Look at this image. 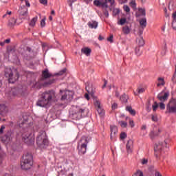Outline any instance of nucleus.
<instances>
[{
  "instance_id": "obj_25",
  "label": "nucleus",
  "mask_w": 176,
  "mask_h": 176,
  "mask_svg": "<svg viewBox=\"0 0 176 176\" xmlns=\"http://www.w3.org/2000/svg\"><path fill=\"white\" fill-rule=\"evenodd\" d=\"M17 22V20L14 18H11L8 21V27L10 28H12L14 25H16V23Z\"/></svg>"
},
{
  "instance_id": "obj_42",
  "label": "nucleus",
  "mask_w": 176,
  "mask_h": 176,
  "mask_svg": "<svg viewBox=\"0 0 176 176\" xmlns=\"http://www.w3.org/2000/svg\"><path fill=\"white\" fill-rule=\"evenodd\" d=\"M153 111L154 112H156V109H157V108H159V104L157 103V102H154V104H153Z\"/></svg>"
},
{
  "instance_id": "obj_3",
  "label": "nucleus",
  "mask_w": 176,
  "mask_h": 176,
  "mask_svg": "<svg viewBox=\"0 0 176 176\" xmlns=\"http://www.w3.org/2000/svg\"><path fill=\"white\" fill-rule=\"evenodd\" d=\"M32 155L30 153L24 154L21 160V166L22 170H30L33 164Z\"/></svg>"
},
{
  "instance_id": "obj_48",
  "label": "nucleus",
  "mask_w": 176,
  "mask_h": 176,
  "mask_svg": "<svg viewBox=\"0 0 176 176\" xmlns=\"http://www.w3.org/2000/svg\"><path fill=\"white\" fill-rule=\"evenodd\" d=\"M142 34H144V29L139 28L138 34L139 35L140 38L142 37Z\"/></svg>"
},
{
  "instance_id": "obj_44",
  "label": "nucleus",
  "mask_w": 176,
  "mask_h": 176,
  "mask_svg": "<svg viewBox=\"0 0 176 176\" xmlns=\"http://www.w3.org/2000/svg\"><path fill=\"white\" fill-rule=\"evenodd\" d=\"M135 54L137 56H141V50L140 49V47H136L135 49Z\"/></svg>"
},
{
  "instance_id": "obj_30",
  "label": "nucleus",
  "mask_w": 176,
  "mask_h": 176,
  "mask_svg": "<svg viewBox=\"0 0 176 176\" xmlns=\"http://www.w3.org/2000/svg\"><path fill=\"white\" fill-rule=\"evenodd\" d=\"M10 137H12V131H8L4 135L5 140L9 141L10 140Z\"/></svg>"
},
{
  "instance_id": "obj_34",
  "label": "nucleus",
  "mask_w": 176,
  "mask_h": 176,
  "mask_svg": "<svg viewBox=\"0 0 176 176\" xmlns=\"http://www.w3.org/2000/svg\"><path fill=\"white\" fill-rule=\"evenodd\" d=\"M67 72V68H64L63 69L60 70L58 73L54 74V76H61V75H64Z\"/></svg>"
},
{
  "instance_id": "obj_41",
  "label": "nucleus",
  "mask_w": 176,
  "mask_h": 176,
  "mask_svg": "<svg viewBox=\"0 0 176 176\" xmlns=\"http://www.w3.org/2000/svg\"><path fill=\"white\" fill-rule=\"evenodd\" d=\"M138 11L140 12V13H141V14L142 16H144L145 17V16H146V12L145 11V8H139Z\"/></svg>"
},
{
  "instance_id": "obj_16",
  "label": "nucleus",
  "mask_w": 176,
  "mask_h": 176,
  "mask_svg": "<svg viewBox=\"0 0 176 176\" xmlns=\"http://www.w3.org/2000/svg\"><path fill=\"white\" fill-rule=\"evenodd\" d=\"M162 133V129H158L157 132L155 131H151L149 133V137L151 140H155V137H159Z\"/></svg>"
},
{
  "instance_id": "obj_20",
  "label": "nucleus",
  "mask_w": 176,
  "mask_h": 176,
  "mask_svg": "<svg viewBox=\"0 0 176 176\" xmlns=\"http://www.w3.org/2000/svg\"><path fill=\"white\" fill-rule=\"evenodd\" d=\"M81 52L85 54V56H89L91 54V49L89 47H84L81 49Z\"/></svg>"
},
{
  "instance_id": "obj_36",
  "label": "nucleus",
  "mask_w": 176,
  "mask_h": 176,
  "mask_svg": "<svg viewBox=\"0 0 176 176\" xmlns=\"http://www.w3.org/2000/svg\"><path fill=\"white\" fill-rule=\"evenodd\" d=\"M10 93L14 97H15V96L19 94V90L17 88H12Z\"/></svg>"
},
{
  "instance_id": "obj_39",
  "label": "nucleus",
  "mask_w": 176,
  "mask_h": 176,
  "mask_svg": "<svg viewBox=\"0 0 176 176\" xmlns=\"http://www.w3.org/2000/svg\"><path fill=\"white\" fill-rule=\"evenodd\" d=\"M159 82H161L160 83H158L157 86H164L165 82H164V78H158Z\"/></svg>"
},
{
  "instance_id": "obj_40",
  "label": "nucleus",
  "mask_w": 176,
  "mask_h": 176,
  "mask_svg": "<svg viewBox=\"0 0 176 176\" xmlns=\"http://www.w3.org/2000/svg\"><path fill=\"white\" fill-rule=\"evenodd\" d=\"M46 25V16H44V18L41 21V28H43Z\"/></svg>"
},
{
  "instance_id": "obj_38",
  "label": "nucleus",
  "mask_w": 176,
  "mask_h": 176,
  "mask_svg": "<svg viewBox=\"0 0 176 176\" xmlns=\"http://www.w3.org/2000/svg\"><path fill=\"white\" fill-rule=\"evenodd\" d=\"M132 176H144V173L141 170H138Z\"/></svg>"
},
{
  "instance_id": "obj_53",
  "label": "nucleus",
  "mask_w": 176,
  "mask_h": 176,
  "mask_svg": "<svg viewBox=\"0 0 176 176\" xmlns=\"http://www.w3.org/2000/svg\"><path fill=\"white\" fill-rule=\"evenodd\" d=\"M141 163H142V164H148V159H145V158H144V159H142V160H141Z\"/></svg>"
},
{
  "instance_id": "obj_7",
  "label": "nucleus",
  "mask_w": 176,
  "mask_h": 176,
  "mask_svg": "<svg viewBox=\"0 0 176 176\" xmlns=\"http://www.w3.org/2000/svg\"><path fill=\"white\" fill-rule=\"evenodd\" d=\"M168 142H170V140L168 139H165L164 143L163 142H160L158 144H155L154 152L155 157H159V153L162 152L164 146L167 148V144H168Z\"/></svg>"
},
{
  "instance_id": "obj_32",
  "label": "nucleus",
  "mask_w": 176,
  "mask_h": 176,
  "mask_svg": "<svg viewBox=\"0 0 176 176\" xmlns=\"http://www.w3.org/2000/svg\"><path fill=\"white\" fill-rule=\"evenodd\" d=\"M38 21V16H35L34 17L30 23H29V25H30V27H34L36 23Z\"/></svg>"
},
{
  "instance_id": "obj_12",
  "label": "nucleus",
  "mask_w": 176,
  "mask_h": 176,
  "mask_svg": "<svg viewBox=\"0 0 176 176\" xmlns=\"http://www.w3.org/2000/svg\"><path fill=\"white\" fill-rule=\"evenodd\" d=\"M108 2H110L111 5H113V3H115V0H104L103 3L100 1L99 0H95L94 1V5L95 6H97L98 8L102 6V8H105V9H108Z\"/></svg>"
},
{
  "instance_id": "obj_43",
  "label": "nucleus",
  "mask_w": 176,
  "mask_h": 176,
  "mask_svg": "<svg viewBox=\"0 0 176 176\" xmlns=\"http://www.w3.org/2000/svg\"><path fill=\"white\" fill-rule=\"evenodd\" d=\"M120 13V10L116 8L113 10V16H118Z\"/></svg>"
},
{
  "instance_id": "obj_60",
  "label": "nucleus",
  "mask_w": 176,
  "mask_h": 176,
  "mask_svg": "<svg viewBox=\"0 0 176 176\" xmlns=\"http://www.w3.org/2000/svg\"><path fill=\"white\" fill-rule=\"evenodd\" d=\"M112 109H116L118 108V103H113L111 106Z\"/></svg>"
},
{
  "instance_id": "obj_21",
  "label": "nucleus",
  "mask_w": 176,
  "mask_h": 176,
  "mask_svg": "<svg viewBox=\"0 0 176 176\" xmlns=\"http://www.w3.org/2000/svg\"><path fill=\"white\" fill-rule=\"evenodd\" d=\"M136 42L139 46V47H141L145 45V40H144L143 37H140L136 39Z\"/></svg>"
},
{
  "instance_id": "obj_11",
  "label": "nucleus",
  "mask_w": 176,
  "mask_h": 176,
  "mask_svg": "<svg viewBox=\"0 0 176 176\" xmlns=\"http://www.w3.org/2000/svg\"><path fill=\"white\" fill-rule=\"evenodd\" d=\"M85 90H87L88 94H90L93 100H94V104L96 108H100L101 107V102H100V100L97 98V96H94V93H93V89H91L90 87L87 86L85 87Z\"/></svg>"
},
{
  "instance_id": "obj_28",
  "label": "nucleus",
  "mask_w": 176,
  "mask_h": 176,
  "mask_svg": "<svg viewBox=\"0 0 176 176\" xmlns=\"http://www.w3.org/2000/svg\"><path fill=\"white\" fill-rule=\"evenodd\" d=\"M131 31V30L127 25L122 28V32L124 34V35H129Z\"/></svg>"
},
{
  "instance_id": "obj_62",
  "label": "nucleus",
  "mask_w": 176,
  "mask_h": 176,
  "mask_svg": "<svg viewBox=\"0 0 176 176\" xmlns=\"http://www.w3.org/2000/svg\"><path fill=\"white\" fill-rule=\"evenodd\" d=\"M85 98L89 101L90 100V96H89V94H85Z\"/></svg>"
},
{
  "instance_id": "obj_31",
  "label": "nucleus",
  "mask_w": 176,
  "mask_h": 176,
  "mask_svg": "<svg viewBox=\"0 0 176 176\" xmlns=\"http://www.w3.org/2000/svg\"><path fill=\"white\" fill-rule=\"evenodd\" d=\"M97 111H98L99 116H100V118H102V116H104V115H105V111L101 107L97 108Z\"/></svg>"
},
{
  "instance_id": "obj_63",
  "label": "nucleus",
  "mask_w": 176,
  "mask_h": 176,
  "mask_svg": "<svg viewBox=\"0 0 176 176\" xmlns=\"http://www.w3.org/2000/svg\"><path fill=\"white\" fill-rule=\"evenodd\" d=\"M25 1L26 6L28 8H30V6H31V5L30 4V1H28V0H25Z\"/></svg>"
},
{
  "instance_id": "obj_6",
  "label": "nucleus",
  "mask_w": 176,
  "mask_h": 176,
  "mask_svg": "<svg viewBox=\"0 0 176 176\" xmlns=\"http://www.w3.org/2000/svg\"><path fill=\"white\" fill-rule=\"evenodd\" d=\"M36 144L41 148H44L49 145V140L46 137V133H41L36 138Z\"/></svg>"
},
{
  "instance_id": "obj_64",
  "label": "nucleus",
  "mask_w": 176,
  "mask_h": 176,
  "mask_svg": "<svg viewBox=\"0 0 176 176\" xmlns=\"http://www.w3.org/2000/svg\"><path fill=\"white\" fill-rule=\"evenodd\" d=\"M141 130H146V125L144 124L141 127Z\"/></svg>"
},
{
  "instance_id": "obj_17",
  "label": "nucleus",
  "mask_w": 176,
  "mask_h": 176,
  "mask_svg": "<svg viewBox=\"0 0 176 176\" xmlns=\"http://www.w3.org/2000/svg\"><path fill=\"white\" fill-rule=\"evenodd\" d=\"M133 142L132 140H128L126 143V151L127 153H133Z\"/></svg>"
},
{
  "instance_id": "obj_26",
  "label": "nucleus",
  "mask_w": 176,
  "mask_h": 176,
  "mask_svg": "<svg viewBox=\"0 0 176 176\" xmlns=\"http://www.w3.org/2000/svg\"><path fill=\"white\" fill-rule=\"evenodd\" d=\"M8 112V108L5 104H0V115H3Z\"/></svg>"
},
{
  "instance_id": "obj_37",
  "label": "nucleus",
  "mask_w": 176,
  "mask_h": 176,
  "mask_svg": "<svg viewBox=\"0 0 176 176\" xmlns=\"http://www.w3.org/2000/svg\"><path fill=\"white\" fill-rule=\"evenodd\" d=\"M174 9H175V5H174V2L170 1L168 5V10L171 11L174 10Z\"/></svg>"
},
{
  "instance_id": "obj_15",
  "label": "nucleus",
  "mask_w": 176,
  "mask_h": 176,
  "mask_svg": "<svg viewBox=\"0 0 176 176\" xmlns=\"http://www.w3.org/2000/svg\"><path fill=\"white\" fill-rule=\"evenodd\" d=\"M41 76L42 77L41 78V80L43 81V80H46V79H49V78H52V76H53V74L49 72V69H45L42 72Z\"/></svg>"
},
{
  "instance_id": "obj_29",
  "label": "nucleus",
  "mask_w": 176,
  "mask_h": 176,
  "mask_svg": "<svg viewBox=\"0 0 176 176\" xmlns=\"http://www.w3.org/2000/svg\"><path fill=\"white\" fill-rule=\"evenodd\" d=\"M128 100H129V96L126 95V94H124L120 97V100L122 101V102H124V104L127 103Z\"/></svg>"
},
{
  "instance_id": "obj_13",
  "label": "nucleus",
  "mask_w": 176,
  "mask_h": 176,
  "mask_svg": "<svg viewBox=\"0 0 176 176\" xmlns=\"http://www.w3.org/2000/svg\"><path fill=\"white\" fill-rule=\"evenodd\" d=\"M74 98V92L72 91L66 90L64 91V94L60 98V101H72Z\"/></svg>"
},
{
  "instance_id": "obj_8",
  "label": "nucleus",
  "mask_w": 176,
  "mask_h": 176,
  "mask_svg": "<svg viewBox=\"0 0 176 176\" xmlns=\"http://www.w3.org/2000/svg\"><path fill=\"white\" fill-rule=\"evenodd\" d=\"M23 61H30L32 58H35V52L30 47H27L24 53H22Z\"/></svg>"
},
{
  "instance_id": "obj_56",
  "label": "nucleus",
  "mask_w": 176,
  "mask_h": 176,
  "mask_svg": "<svg viewBox=\"0 0 176 176\" xmlns=\"http://www.w3.org/2000/svg\"><path fill=\"white\" fill-rule=\"evenodd\" d=\"M144 91H145V89H144V88H140V89H138V93L139 94H141L144 93Z\"/></svg>"
},
{
  "instance_id": "obj_27",
  "label": "nucleus",
  "mask_w": 176,
  "mask_h": 176,
  "mask_svg": "<svg viewBox=\"0 0 176 176\" xmlns=\"http://www.w3.org/2000/svg\"><path fill=\"white\" fill-rule=\"evenodd\" d=\"M56 82V79L52 78L49 80L48 81L45 82L43 84V86H44V87H46L47 86H50V85H53V83H54Z\"/></svg>"
},
{
  "instance_id": "obj_58",
  "label": "nucleus",
  "mask_w": 176,
  "mask_h": 176,
  "mask_svg": "<svg viewBox=\"0 0 176 176\" xmlns=\"http://www.w3.org/2000/svg\"><path fill=\"white\" fill-rule=\"evenodd\" d=\"M164 13H165V16H166V17H168V16H170V14L167 13V8H165L164 9Z\"/></svg>"
},
{
  "instance_id": "obj_23",
  "label": "nucleus",
  "mask_w": 176,
  "mask_h": 176,
  "mask_svg": "<svg viewBox=\"0 0 176 176\" xmlns=\"http://www.w3.org/2000/svg\"><path fill=\"white\" fill-rule=\"evenodd\" d=\"M126 111H127V112H129L130 115H132V116H135V110L133 109V107H131V106H126Z\"/></svg>"
},
{
  "instance_id": "obj_47",
  "label": "nucleus",
  "mask_w": 176,
  "mask_h": 176,
  "mask_svg": "<svg viewBox=\"0 0 176 176\" xmlns=\"http://www.w3.org/2000/svg\"><path fill=\"white\" fill-rule=\"evenodd\" d=\"M123 9H124V12H126V13H130V7H129V6L124 5L123 6Z\"/></svg>"
},
{
  "instance_id": "obj_9",
  "label": "nucleus",
  "mask_w": 176,
  "mask_h": 176,
  "mask_svg": "<svg viewBox=\"0 0 176 176\" xmlns=\"http://www.w3.org/2000/svg\"><path fill=\"white\" fill-rule=\"evenodd\" d=\"M165 113H176V99L172 98L166 104Z\"/></svg>"
},
{
  "instance_id": "obj_5",
  "label": "nucleus",
  "mask_w": 176,
  "mask_h": 176,
  "mask_svg": "<svg viewBox=\"0 0 176 176\" xmlns=\"http://www.w3.org/2000/svg\"><path fill=\"white\" fill-rule=\"evenodd\" d=\"M80 144H78V154L82 155L86 153V151H87V144L90 142V140L87 138H82L80 140Z\"/></svg>"
},
{
  "instance_id": "obj_18",
  "label": "nucleus",
  "mask_w": 176,
  "mask_h": 176,
  "mask_svg": "<svg viewBox=\"0 0 176 176\" xmlns=\"http://www.w3.org/2000/svg\"><path fill=\"white\" fill-rule=\"evenodd\" d=\"M19 12L21 16H27V14H28V9L26 8L25 6L20 7Z\"/></svg>"
},
{
  "instance_id": "obj_59",
  "label": "nucleus",
  "mask_w": 176,
  "mask_h": 176,
  "mask_svg": "<svg viewBox=\"0 0 176 176\" xmlns=\"http://www.w3.org/2000/svg\"><path fill=\"white\" fill-rule=\"evenodd\" d=\"M104 84L102 85V89H105V87H107V85H108V80H104Z\"/></svg>"
},
{
  "instance_id": "obj_24",
  "label": "nucleus",
  "mask_w": 176,
  "mask_h": 176,
  "mask_svg": "<svg viewBox=\"0 0 176 176\" xmlns=\"http://www.w3.org/2000/svg\"><path fill=\"white\" fill-rule=\"evenodd\" d=\"M139 23L142 30L146 28V18H142L140 20Z\"/></svg>"
},
{
  "instance_id": "obj_49",
  "label": "nucleus",
  "mask_w": 176,
  "mask_h": 176,
  "mask_svg": "<svg viewBox=\"0 0 176 176\" xmlns=\"http://www.w3.org/2000/svg\"><path fill=\"white\" fill-rule=\"evenodd\" d=\"M173 83H176V69L175 70V73L172 77V79H171Z\"/></svg>"
},
{
  "instance_id": "obj_61",
  "label": "nucleus",
  "mask_w": 176,
  "mask_h": 176,
  "mask_svg": "<svg viewBox=\"0 0 176 176\" xmlns=\"http://www.w3.org/2000/svg\"><path fill=\"white\" fill-rule=\"evenodd\" d=\"M104 14L105 15L106 17H109V13L108 12V10H105Z\"/></svg>"
},
{
  "instance_id": "obj_10",
  "label": "nucleus",
  "mask_w": 176,
  "mask_h": 176,
  "mask_svg": "<svg viewBox=\"0 0 176 176\" xmlns=\"http://www.w3.org/2000/svg\"><path fill=\"white\" fill-rule=\"evenodd\" d=\"M22 140L28 145H32L35 141L32 133L28 132H25L22 134Z\"/></svg>"
},
{
  "instance_id": "obj_19",
  "label": "nucleus",
  "mask_w": 176,
  "mask_h": 176,
  "mask_svg": "<svg viewBox=\"0 0 176 176\" xmlns=\"http://www.w3.org/2000/svg\"><path fill=\"white\" fill-rule=\"evenodd\" d=\"M88 27H89L90 28L93 29V28H97V27H98V22L96 21H91L89 22H88Z\"/></svg>"
},
{
  "instance_id": "obj_50",
  "label": "nucleus",
  "mask_w": 176,
  "mask_h": 176,
  "mask_svg": "<svg viewBox=\"0 0 176 176\" xmlns=\"http://www.w3.org/2000/svg\"><path fill=\"white\" fill-rule=\"evenodd\" d=\"M107 41L110 43H113V35L111 34L109 38H107Z\"/></svg>"
},
{
  "instance_id": "obj_57",
  "label": "nucleus",
  "mask_w": 176,
  "mask_h": 176,
  "mask_svg": "<svg viewBox=\"0 0 176 176\" xmlns=\"http://www.w3.org/2000/svg\"><path fill=\"white\" fill-rule=\"evenodd\" d=\"M151 119H152L153 122H157V120H158L157 116H152Z\"/></svg>"
},
{
  "instance_id": "obj_2",
  "label": "nucleus",
  "mask_w": 176,
  "mask_h": 176,
  "mask_svg": "<svg viewBox=\"0 0 176 176\" xmlns=\"http://www.w3.org/2000/svg\"><path fill=\"white\" fill-rule=\"evenodd\" d=\"M4 72L6 78H8L9 83H14L20 78V74L16 69H12L11 68L6 67Z\"/></svg>"
},
{
  "instance_id": "obj_46",
  "label": "nucleus",
  "mask_w": 176,
  "mask_h": 176,
  "mask_svg": "<svg viewBox=\"0 0 176 176\" xmlns=\"http://www.w3.org/2000/svg\"><path fill=\"white\" fill-rule=\"evenodd\" d=\"M119 124H120L121 127H124V128L127 127V122L124 121H120Z\"/></svg>"
},
{
  "instance_id": "obj_4",
  "label": "nucleus",
  "mask_w": 176,
  "mask_h": 176,
  "mask_svg": "<svg viewBox=\"0 0 176 176\" xmlns=\"http://www.w3.org/2000/svg\"><path fill=\"white\" fill-rule=\"evenodd\" d=\"M85 111L86 110L85 109H82L79 107H74L70 113V118L71 119H73V120L82 119V118H85L86 116V113H85Z\"/></svg>"
},
{
  "instance_id": "obj_35",
  "label": "nucleus",
  "mask_w": 176,
  "mask_h": 176,
  "mask_svg": "<svg viewBox=\"0 0 176 176\" xmlns=\"http://www.w3.org/2000/svg\"><path fill=\"white\" fill-rule=\"evenodd\" d=\"M129 6H131V8H132V9H137V3H135V0H132L129 3Z\"/></svg>"
},
{
  "instance_id": "obj_52",
  "label": "nucleus",
  "mask_w": 176,
  "mask_h": 176,
  "mask_svg": "<svg viewBox=\"0 0 176 176\" xmlns=\"http://www.w3.org/2000/svg\"><path fill=\"white\" fill-rule=\"evenodd\" d=\"M129 125L132 129L133 127H134V126H135V124H134V121L131 119H129Z\"/></svg>"
},
{
  "instance_id": "obj_1",
  "label": "nucleus",
  "mask_w": 176,
  "mask_h": 176,
  "mask_svg": "<svg viewBox=\"0 0 176 176\" xmlns=\"http://www.w3.org/2000/svg\"><path fill=\"white\" fill-rule=\"evenodd\" d=\"M52 101H56V91L53 89L44 91L37 101L36 105L42 108H49Z\"/></svg>"
},
{
  "instance_id": "obj_51",
  "label": "nucleus",
  "mask_w": 176,
  "mask_h": 176,
  "mask_svg": "<svg viewBox=\"0 0 176 176\" xmlns=\"http://www.w3.org/2000/svg\"><path fill=\"white\" fill-rule=\"evenodd\" d=\"M160 109H166V104L163 103V102H161L160 103Z\"/></svg>"
},
{
  "instance_id": "obj_55",
  "label": "nucleus",
  "mask_w": 176,
  "mask_h": 176,
  "mask_svg": "<svg viewBox=\"0 0 176 176\" xmlns=\"http://www.w3.org/2000/svg\"><path fill=\"white\" fill-rule=\"evenodd\" d=\"M6 129V126L5 125H2L0 128V134H3V130Z\"/></svg>"
},
{
  "instance_id": "obj_14",
  "label": "nucleus",
  "mask_w": 176,
  "mask_h": 176,
  "mask_svg": "<svg viewBox=\"0 0 176 176\" xmlns=\"http://www.w3.org/2000/svg\"><path fill=\"white\" fill-rule=\"evenodd\" d=\"M163 94L164 96H162ZM168 97H170V92H164V91H162L160 94L157 95V98H158V100L161 101V102H164L167 101V100H168Z\"/></svg>"
},
{
  "instance_id": "obj_22",
  "label": "nucleus",
  "mask_w": 176,
  "mask_h": 176,
  "mask_svg": "<svg viewBox=\"0 0 176 176\" xmlns=\"http://www.w3.org/2000/svg\"><path fill=\"white\" fill-rule=\"evenodd\" d=\"M110 130H111V138H112V135H115L116 133H118V127L115 125H111L110 126Z\"/></svg>"
},
{
  "instance_id": "obj_54",
  "label": "nucleus",
  "mask_w": 176,
  "mask_h": 176,
  "mask_svg": "<svg viewBox=\"0 0 176 176\" xmlns=\"http://www.w3.org/2000/svg\"><path fill=\"white\" fill-rule=\"evenodd\" d=\"M41 5H47V0H38Z\"/></svg>"
},
{
  "instance_id": "obj_33",
  "label": "nucleus",
  "mask_w": 176,
  "mask_h": 176,
  "mask_svg": "<svg viewBox=\"0 0 176 176\" xmlns=\"http://www.w3.org/2000/svg\"><path fill=\"white\" fill-rule=\"evenodd\" d=\"M126 23H127V19L126 18H122L118 22V24L119 25H124V24H126Z\"/></svg>"
},
{
  "instance_id": "obj_45",
  "label": "nucleus",
  "mask_w": 176,
  "mask_h": 176,
  "mask_svg": "<svg viewBox=\"0 0 176 176\" xmlns=\"http://www.w3.org/2000/svg\"><path fill=\"white\" fill-rule=\"evenodd\" d=\"M120 138L121 140H124L125 138H127V134L126 132H122L120 133Z\"/></svg>"
}]
</instances>
